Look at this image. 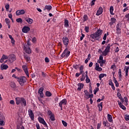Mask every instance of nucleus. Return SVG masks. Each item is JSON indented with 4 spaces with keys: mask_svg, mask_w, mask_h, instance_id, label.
<instances>
[{
    "mask_svg": "<svg viewBox=\"0 0 129 129\" xmlns=\"http://www.w3.org/2000/svg\"><path fill=\"white\" fill-rule=\"evenodd\" d=\"M102 35V30L99 29L97 32H95L94 34H92L90 35V38L92 39H96V40H99L100 36Z\"/></svg>",
    "mask_w": 129,
    "mask_h": 129,
    "instance_id": "f257e3e1",
    "label": "nucleus"
},
{
    "mask_svg": "<svg viewBox=\"0 0 129 129\" xmlns=\"http://www.w3.org/2000/svg\"><path fill=\"white\" fill-rule=\"evenodd\" d=\"M15 100L17 105H19L20 104H21L22 106L23 105L24 106L27 105V101H26V100L24 99V98L16 97Z\"/></svg>",
    "mask_w": 129,
    "mask_h": 129,
    "instance_id": "f03ea898",
    "label": "nucleus"
},
{
    "mask_svg": "<svg viewBox=\"0 0 129 129\" xmlns=\"http://www.w3.org/2000/svg\"><path fill=\"white\" fill-rule=\"evenodd\" d=\"M110 50V44H108L107 46H106L105 50L102 52L103 56H107V54L109 53Z\"/></svg>",
    "mask_w": 129,
    "mask_h": 129,
    "instance_id": "7ed1b4c3",
    "label": "nucleus"
},
{
    "mask_svg": "<svg viewBox=\"0 0 129 129\" xmlns=\"http://www.w3.org/2000/svg\"><path fill=\"white\" fill-rule=\"evenodd\" d=\"M69 55H70V51L68 50V48H66L63 51L62 53L61 54V57L62 58H64V57H69Z\"/></svg>",
    "mask_w": 129,
    "mask_h": 129,
    "instance_id": "20e7f679",
    "label": "nucleus"
},
{
    "mask_svg": "<svg viewBox=\"0 0 129 129\" xmlns=\"http://www.w3.org/2000/svg\"><path fill=\"white\" fill-rule=\"evenodd\" d=\"M47 114L49 116V118L51 121H54L55 120V115L51 111V110H48L47 111Z\"/></svg>",
    "mask_w": 129,
    "mask_h": 129,
    "instance_id": "39448f33",
    "label": "nucleus"
},
{
    "mask_svg": "<svg viewBox=\"0 0 129 129\" xmlns=\"http://www.w3.org/2000/svg\"><path fill=\"white\" fill-rule=\"evenodd\" d=\"M17 81L19 82L20 84H24L27 81V78L25 77H18Z\"/></svg>",
    "mask_w": 129,
    "mask_h": 129,
    "instance_id": "423d86ee",
    "label": "nucleus"
},
{
    "mask_svg": "<svg viewBox=\"0 0 129 129\" xmlns=\"http://www.w3.org/2000/svg\"><path fill=\"white\" fill-rule=\"evenodd\" d=\"M67 104V99H63L59 103V106L60 107L61 110H63L62 105H66Z\"/></svg>",
    "mask_w": 129,
    "mask_h": 129,
    "instance_id": "0eeeda50",
    "label": "nucleus"
},
{
    "mask_svg": "<svg viewBox=\"0 0 129 129\" xmlns=\"http://www.w3.org/2000/svg\"><path fill=\"white\" fill-rule=\"evenodd\" d=\"M9 59L10 62L13 63L14 61H16L17 58L16 57V55L14 54H11L9 56Z\"/></svg>",
    "mask_w": 129,
    "mask_h": 129,
    "instance_id": "6e6552de",
    "label": "nucleus"
},
{
    "mask_svg": "<svg viewBox=\"0 0 129 129\" xmlns=\"http://www.w3.org/2000/svg\"><path fill=\"white\" fill-rule=\"evenodd\" d=\"M62 42L64 46H66V47H67V46H68V44H69V39H68V37H63Z\"/></svg>",
    "mask_w": 129,
    "mask_h": 129,
    "instance_id": "1a4fd4ad",
    "label": "nucleus"
},
{
    "mask_svg": "<svg viewBox=\"0 0 129 129\" xmlns=\"http://www.w3.org/2000/svg\"><path fill=\"white\" fill-rule=\"evenodd\" d=\"M24 49L25 50L26 53L27 54H31L32 53V51L31 50V48L27 44H24Z\"/></svg>",
    "mask_w": 129,
    "mask_h": 129,
    "instance_id": "9d476101",
    "label": "nucleus"
},
{
    "mask_svg": "<svg viewBox=\"0 0 129 129\" xmlns=\"http://www.w3.org/2000/svg\"><path fill=\"white\" fill-rule=\"evenodd\" d=\"M22 69H23L26 75H27V77H29V70H28V67L27 66L24 65L22 66Z\"/></svg>",
    "mask_w": 129,
    "mask_h": 129,
    "instance_id": "9b49d317",
    "label": "nucleus"
},
{
    "mask_svg": "<svg viewBox=\"0 0 129 129\" xmlns=\"http://www.w3.org/2000/svg\"><path fill=\"white\" fill-rule=\"evenodd\" d=\"M28 114L29 115V117H30L31 120H34V113L33 112V110L32 109H29L28 110Z\"/></svg>",
    "mask_w": 129,
    "mask_h": 129,
    "instance_id": "f8f14e48",
    "label": "nucleus"
},
{
    "mask_svg": "<svg viewBox=\"0 0 129 129\" xmlns=\"http://www.w3.org/2000/svg\"><path fill=\"white\" fill-rule=\"evenodd\" d=\"M38 121H39V122H40V123H42V124H43V125H45V126H47V123H46V121H45V120L44 119V118L41 117H39L38 118Z\"/></svg>",
    "mask_w": 129,
    "mask_h": 129,
    "instance_id": "ddd939ff",
    "label": "nucleus"
},
{
    "mask_svg": "<svg viewBox=\"0 0 129 129\" xmlns=\"http://www.w3.org/2000/svg\"><path fill=\"white\" fill-rule=\"evenodd\" d=\"M43 91H44V88L41 87L38 90V93L41 98L44 97V93H43Z\"/></svg>",
    "mask_w": 129,
    "mask_h": 129,
    "instance_id": "4468645a",
    "label": "nucleus"
},
{
    "mask_svg": "<svg viewBox=\"0 0 129 129\" xmlns=\"http://www.w3.org/2000/svg\"><path fill=\"white\" fill-rule=\"evenodd\" d=\"M25 14V10H17L16 12V15L17 16H21L22 15H24Z\"/></svg>",
    "mask_w": 129,
    "mask_h": 129,
    "instance_id": "2eb2a0df",
    "label": "nucleus"
},
{
    "mask_svg": "<svg viewBox=\"0 0 129 129\" xmlns=\"http://www.w3.org/2000/svg\"><path fill=\"white\" fill-rule=\"evenodd\" d=\"M5 117L0 116V125H5Z\"/></svg>",
    "mask_w": 129,
    "mask_h": 129,
    "instance_id": "dca6fc26",
    "label": "nucleus"
},
{
    "mask_svg": "<svg viewBox=\"0 0 129 129\" xmlns=\"http://www.w3.org/2000/svg\"><path fill=\"white\" fill-rule=\"evenodd\" d=\"M46 10L47 11V12H50L51 10H52V6L51 5L48 6L46 5L45 6L43 10L46 11Z\"/></svg>",
    "mask_w": 129,
    "mask_h": 129,
    "instance_id": "f3484780",
    "label": "nucleus"
},
{
    "mask_svg": "<svg viewBox=\"0 0 129 129\" xmlns=\"http://www.w3.org/2000/svg\"><path fill=\"white\" fill-rule=\"evenodd\" d=\"M30 31V27H24L22 29V32L23 33H28V32Z\"/></svg>",
    "mask_w": 129,
    "mask_h": 129,
    "instance_id": "a211bd4d",
    "label": "nucleus"
},
{
    "mask_svg": "<svg viewBox=\"0 0 129 129\" xmlns=\"http://www.w3.org/2000/svg\"><path fill=\"white\" fill-rule=\"evenodd\" d=\"M103 10L102 7H100L98 10L97 11L96 16H100L102 14Z\"/></svg>",
    "mask_w": 129,
    "mask_h": 129,
    "instance_id": "6ab92c4d",
    "label": "nucleus"
},
{
    "mask_svg": "<svg viewBox=\"0 0 129 129\" xmlns=\"http://www.w3.org/2000/svg\"><path fill=\"white\" fill-rule=\"evenodd\" d=\"M78 86L79 87L77 89V90L78 91H81V89H83V86H84V85L82 83H79L78 84Z\"/></svg>",
    "mask_w": 129,
    "mask_h": 129,
    "instance_id": "aec40b11",
    "label": "nucleus"
},
{
    "mask_svg": "<svg viewBox=\"0 0 129 129\" xmlns=\"http://www.w3.org/2000/svg\"><path fill=\"white\" fill-rule=\"evenodd\" d=\"M120 27H121L119 25V23H118L116 26L117 34H120V30H121Z\"/></svg>",
    "mask_w": 129,
    "mask_h": 129,
    "instance_id": "412c9836",
    "label": "nucleus"
},
{
    "mask_svg": "<svg viewBox=\"0 0 129 129\" xmlns=\"http://www.w3.org/2000/svg\"><path fill=\"white\" fill-rule=\"evenodd\" d=\"M1 68L2 70H7L8 68H9V66L7 64H2L1 66Z\"/></svg>",
    "mask_w": 129,
    "mask_h": 129,
    "instance_id": "4be33fe9",
    "label": "nucleus"
},
{
    "mask_svg": "<svg viewBox=\"0 0 129 129\" xmlns=\"http://www.w3.org/2000/svg\"><path fill=\"white\" fill-rule=\"evenodd\" d=\"M25 21L27 22L30 25L31 24H33V19L30 18H26L25 19Z\"/></svg>",
    "mask_w": 129,
    "mask_h": 129,
    "instance_id": "5701e85b",
    "label": "nucleus"
},
{
    "mask_svg": "<svg viewBox=\"0 0 129 129\" xmlns=\"http://www.w3.org/2000/svg\"><path fill=\"white\" fill-rule=\"evenodd\" d=\"M116 21V19L114 18H111V22H109V25L110 26H112V25H113V24H114V23H115V22Z\"/></svg>",
    "mask_w": 129,
    "mask_h": 129,
    "instance_id": "b1692460",
    "label": "nucleus"
},
{
    "mask_svg": "<svg viewBox=\"0 0 129 129\" xmlns=\"http://www.w3.org/2000/svg\"><path fill=\"white\" fill-rule=\"evenodd\" d=\"M64 25L66 28H69V21H68V20L67 19L64 20Z\"/></svg>",
    "mask_w": 129,
    "mask_h": 129,
    "instance_id": "393cba45",
    "label": "nucleus"
},
{
    "mask_svg": "<svg viewBox=\"0 0 129 129\" xmlns=\"http://www.w3.org/2000/svg\"><path fill=\"white\" fill-rule=\"evenodd\" d=\"M24 59H25L27 62H30V61H31V58L30 57V56H28V55L25 54L24 55Z\"/></svg>",
    "mask_w": 129,
    "mask_h": 129,
    "instance_id": "a878e982",
    "label": "nucleus"
},
{
    "mask_svg": "<svg viewBox=\"0 0 129 129\" xmlns=\"http://www.w3.org/2000/svg\"><path fill=\"white\" fill-rule=\"evenodd\" d=\"M107 75L106 74H100L99 76V80H101L103 77H106Z\"/></svg>",
    "mask_w": 129,
    "mask_h": 129,
    "instance_id": "bb28decb",
    "label": "nucleus"
},
{
    "mask_svg": "<svg viewBox=\"0 0 129 129\" xmlns=\"http://www.w3.org/2000/svg\"><path fill=\"white\" fill-rule=\"evenodd\" d=\"M107 119L109 122H112V116L111 115L108 114L107 115Z\"/></svg>",
    "mask_w": 129,
    "mask_h": 129,
    "instance_id": "cd10ccee",
    "label": "nucleus"
},
{
    "mask_svg": "<svg viewBox=\"0 0 129 129\" xmlns=\"http://www.w3.org/2000/svg\"><path fill=\"white\" fill-rule=\"evenodd\" d=\"M129 66H125L124 70L125 71V76H127L128 73Z\"/></svg>",
    "mask_w": 129,
    "mask_h": 129,
    "instance_id": "c85d7f7f",
    "label": "nucleus"
},
{
    "mask_svg": "<svg viewBox=\"0 0 129 129\" xmlns=\"http://www.w3.org/2000/svg\"><path fill=\"white\" fill-rule=\"evenodd\" d=\"M85 93V98H86V99H88V96L89 95V93H88V91L87 90H85L84 91Z\"/></svg>",
    "mask_w": 129,
    "mask_h": 129,
    "instance_id": "c756f323",
    "label": "nucleus"
},
{
    "mask_svg": "<svg viewBox=\"0 0 129 129\" xmlns=\"http://www.w3.org/2000/svg\"><path fill=\"white\" fill-rule=\"evenodd\" d=\"M117 96L119 98V99H120V100H121V101H123V99L122 98V97L121 96V94H120V93L118 92L117 93Z\"/></svg>",
    "mask_w": 129,
    "mask_h": 129,
    "instance_id": "7c9ffc66",
    "label": "nucleus"
},
{
    "mask_svg": "<svg viewBox=\"0 0 129 129\" xmlns=\"http://www.w3.org/2000/svg\"><path fill=\"white\" fill-rule=\"evenodd\" d=\"M97 63H99L100 65V67H102V66H103V64L105 63V60H98Z\"/></svg>",
    "mask_w": 129,
    "mask_h": 129,
    "instance_id": "2f4dec72",
    "label": "nucleus"
},
{
    "mask_svg": "<svg viewBox=\"0 0 129 129\" xmlns=\"http://www.w3.org/2000/svg\"><path fill=\"white\" fill-rule=\"evenodd\" d=\"M103 124L104 126H107V127L109 126V124H108V121L107 120L103 121Z\"/></svg>",
    "mask_w": 129,
    "mask_h": 129,
    "instance_id": "473e14b6",
    "label": "nucleus"
},
{
    "mask_svg": "<svg viewBox=\"0 0 129 129\" xmlns=\"http://www.w3.org/2000/svg\"><path fill=\"white\" fill-rule=\"evenodd\" d=\"M113 10H114L113 7L111 6L110 7L109 11H110V14H111L112 15H114V14L113 13Z\"/></svg>",
    "mask_w": 129,
    "mask_h": 129,
    "instance_id": "72a5a7b5",
    "label": "nucleus"
},
{
    "mask_svg": "<svg viewBox=\"0 0 129 129\" xmlns=\"http://www.w3.org/2000/svg\"><path fill=\"white\" fill-rule=\"evenodd\" d=\"M9 37L10 39H11V40L12 44H15V40L14 39V38H13V36H12V35H9Z\"/></svg>",
    "mask_w": 129,
    "mask_h": 129,
    "instance_id": "f704fd0d",
    "label": "nucleus"
},
{
    "mask_svg": "<svg viewBox=\"0 0 129 129\" xmlns=\"http://www.w3.org/2000/svg\"><path fill=\"white\" fill-rule=\"evenodd\" d=\"M85 73H83L82 78L80 79L81 81H84L85 80Z\"/></svg>",
    "mask_w": 129,
    "mask_h": 129,
    "instance_id": "c9c22d12",
    "label": "nucleus"
},
{
    "mask_svg": "<svg viewBox=\"0 0 129 129\" xmlns=\"http://www.w3.org/2000/svg\"><path fill=\"white\" fill-rule=\"evenodd\" d=\"M45 95H46L47 97H50V96H52V93L49 91H46L45 92Z\"/></svg>",
    "mask_w": 129,
    "mask_h": 129,
    "instance_id": "e433bc0d",
    "label": "nucleus"
},
{
    "mask_svg": "<svg viewBox=\"0 0 129 129\" xmlns=\"http://www.w3.org/2000/svg\"><path fill=\"white\" fill-rule=\"evenodd\" d=\"M98 107L99 108V111H101L102 110V102H101L99 105H98Z\"/></svg>",
    "mask_w": 129,
    "mask_h": 129,
    "instance_id": "4c0bfd02",
    "label": "nucleus"
},
{
    "mask_svg": "<svg viewBox=\"0 0 129 129\" xmlns=\"http://www.w3.org/2000/svg\"><path fill=\"white\" fill-rule=\"evenodd\" d=\"M118 74H119V76H118L119 79H121V70L120 69L118 70Z\"/></svg>",
    "mask_w": 129,
    "mask_h": 129,
    "instance_id": "58836bf2",
    "label": "nucleus"
},
{
    "mask_svg": "<svg viewBox=\"0 0 129 129\" xmlns=\"http://www.w3.org/2000/svg\"><path fill=\"white\" fill-rule=\"evenodd\" d=\"M83 18L84 22H86V21L88 20V17L86 15H84Z\"/></svg>",
    "mask_w": 129,
    "mask_h": 129,
    "instance_id": "ea45409f",
    "label": "nucleus"
},
{
    "mask_svg": "<svg viewBox=\"0 0 129 129\" xmlns=\"http://www.w3.org/2000/svg\"><path fill=\"white\" fill-rule=\"evenodd\" d=\"M95 70H96V71H98L99 72H100L102 70V68L99 67H97V68H95Z\"/></svg>",
    "mask_w": 129,
    "mask_h": 129,
    "instance_id": "a19ab883",
    "label": "nucleus"
},
{
    "mask_svg": "<svg viewBox=\"0 0 129 129\" xmlns=\"http://www.w3.org/2000/svg\"><path fill=\"white\" fill-rule=\"evenodd\" d=\"M85 31L86 33H89V26H85Z\"/></svg>",
    "mask_w": 129,
    "mask_h": 129,
    "instance_id": "79ce46f5",
    "label": "nucleus"
},
{
    "mask_svg": "<svg viewBox=\"0 0 129 129\" xmlns=\"http://www.w3.org/2000/svg\"><path fill=\"white\" fill-rule=\"evenodd\" d=\"M86 83H89L90 82V79H89V77L88 76H86Z\"/></svg>",
    "mask_w": 129,
    "mask_h": 129,
    "instance_id": "37998d69",
    "label": "nucleus"
},
{
    "mask_svg": "<svg viewBox=\"0 0 129 129\" xmlns=\"http://www.w3.org/2000/svg\"><path fill=\"white\" fill-rule=\"evenodd\" d=\"M10 86L11 87H12V88H15L16 87V84H15V83L14 82H12L10 84Z\"/></svg>",
    "mask_w": 129,
    "mask_h": 129,
    "instance_id": "c03bdc74",
    "label": "nucleus"
},
{
    "mask_svg": "<svg viewBox=\"0 0 129 129\" xmlns=\"http://www.w3.org/2000/svg\"><path fill=\"white\" fill-rule=\"evenodd\" d=\"M5 22L7 25L11 24V21H10V19H9V18L5 19Z\"/></svg>",
    "mask_w": 129,
    "mask_h": 129,
    "instance_id": "a18cd8bd",
    "label": "nucleus"
},
{
    "mask_svg": "<svg viewBox=\"0 0 129 129\" xmlns=\"http://www.w3.org/2000/svg\"><path fill=\"white\" fill-rule=\"evenodd\" d=\"M108 35H109L108 32H107V33H105L103 37V40H106V37L107 36H108Z\"/></svg>",
    "mask_w": 129,
    "mask_h": 129,
    "instance_id": "49530a36",
    "label": "nucleus"
},
{
    "mask_svg": "<svg viewBox=\"0 0 129 129\" xmlns=\"http://www.w3.org/2000/svg\"><path fill=\"white\" fill-rule=\"evenodd\" d=\"M62 123L63 125L65 127L67 126V125H68V123L64 120H62Z\"/></svg>",
    "mask_w": 129,
    "mask_h": 129,
    "instance_id": "de8ad7c7",
    "label": "nucleus"
},
{
    "mask_svg": "<svg viewBox=\"0 0 129 129\" xmlns=\"http://www.w3.org/2000/svg\"><path fill=\"white\" fill-rule=\"evenodd\" d=\"M16 22H17V23H21V24H22V23H23V20L21 18H18L16 19Z\"/></svg>",
    "mask_w": 129,
    "mask_h": 129,
    "instance_id": "09e8293b",
    "label": "nucleus"
},
{
    "mask_svg": "<svg viewBox=\"0 0 129 129\" xmlns=\"http://www.w3.org/2000/svg\"><path fill=\"white\" fill-rule=\"evenodd\" d=\"M99 91V88H97L96 90H94V94H96L97 92H98Z\"/></svg>",
    "mask_w": 129,
    "mask_h": 129,
    "instance_id": "8fccbe9b",
    "label": "nucleus"
},
{
    "mask_svg": "<svg viewBox=\"0 0 129 129\" xmlns=\"http://www.w3.org/2000/svg\"><path fill=\"white\" fill-rule=\"evenodd\" d=\"M103 55H102V54H101L99 56V61H103V56H102Z\"/></svg>",
    "mask_w": 129,
    "mask_h": 129,
    "instance_id": "3c124183",
    "label": "nucleus"
},
{
    "mask_svg": "<svg viewBox=\"0 0 129 129\" xmlns=\"http://www.w3.org/2000/svg\"><path fill=\"white\" fill-rule=\"evenodd\" d=\"M2 58L6 60V59H8V58H9V57L5 54H3L2 56Z\"/></svg>",
    "mask_w": 129,
    "mask_h": 129,
    "instance_id": "603ef678",
    "label": "nucleus"
},
{
    "mask_svg": "<svg viewBox=\"0 0 129 129\" xmlns=\"http://www.w3.org/2000/svg\"><path fill=\"white\" fill-rule=\"evenodd\" d=\"M124 118L126 120V121H127V120H129V115H125Z\"/></svg>",
    "mask_w": 129,
    "mask_h": 129,
    "instance_id": "864d4df0",
    "label": "nucleus"
},
{
    "mask_svg": "<svg viewBox=\"0 0 129 129\" xmlns=\"http://www.w3.org/2000/svg\"><path fill=\"white\" fill-rule=\"evenodd\" d=\"M85 37V35L83 34V33H82V36L80 37V40L81 41H82L83 40V38Z\"/></svg>",
    "mask_w": 129,
    "mask_h": 129,
    "instance_id": "5fc2aeb1",
    "label": "nucleus"
},
{
    "mask_svg": "<svg viewBox=\"0 0 129 129\" xmlns=\"http://www.w3.org/2000/svg\"><path fill=\"white\" fill-rule=\"evenodd\" d=\"M44 60L46 63H49L50 62V60H49V58L48 57H45Z\"/></svg>",
    "mask_w": 129,
    "mask_h": 129,
    "instance_id": "6e6d98bb",
    "label": "nucleus"
},
{
    "mask_svg": "<svg viewBox=\"0 0 129 129\" xmlns=\"http://www.w3.org/2000/svg\"><path fill=\"white\" fill-rule=\"evenodd\" d=\"M5 8L7 11H9V9H10V5L9 4L6 5Z\"/></svg>",
    "mask_w": 129,
    "mask_h": 129,
    "instance_id": "4d7b16f0",
    "label": "nucleus"
},
{
    "mask_svg": "<svg viewBox=\"0 0 129 129\" xmlns=\"http://www.w3.org/2000/svg\"><path fill=\"white\" fill-rule=\"evenodd\" d=\"M101 126V123H99L97 124V128L99 129L100 128Z\"/></svg>",
    "mask_w": 129,
    "mask_h": 129,
    "instance_id": "13d9d810",
    "label": "nucleus"
},
{
    "mask_svg": "<svg viewBox=\"0 0 129 129\" xmlns=\"http://www.w3.org/2000/svg\"><path fill=\"white\" fill-rule=\"evenodd\" d=\"M117 102L119 107H121V106L122 105V104L121 103V102H120L119 100L117 101Z\"/></svg>",
    "mask_w": 129,
    "mask_h": 129,
    "instance_id": "bf43d9fd",
    "label": "nucleus"
},
{
    "mask_svg": "<svg viewBox=\"0 0 129 129\" xmlns=\"http://www.w3.org/2000/svg\"><path fill=\"white\" fill-rule=\"evenodd\" d=\"M124 99L125 102H126V104H127V102H128L127 97H124Z\"/></svg>",
    "mask_w": 129,
    "mask_h": 129,
    "instance_id": "052dcab7",
    "label": "nucleus"
},
{
    "mask_svg": "<svg viewBox=\"0 0 129 129\" xmlns=\"http://www.w3.org/2000/svg\"><path fill=\"white\" fill-rule=\"evenodd\" d=\"M28 47H29L31 45V43H30V39H28L27 40V44H26Z\"/></svg>",
    "mask_w": 129,
    "mask_h": 129,
    "instance_id": "680f3d73",
    "label": "nucleus"
},
{
    "mask_svg": "<svg viewBox=\"0 0 129 129\" xmlns=\"http://www.w3.org/2000/svg\"><path fill=\"white\" fill-rule=\"evenodd\" d=\"M109 85H110V86H111V85H113V83H112V81L111 80L109 81Z\"/></svg>",
    "mask_w": 129,
    "mask_h": 129,
    "instance_id": "e2e57ef3",
    "label": "nucleus"
},
{
    "mask_svg": "<svg viewBox=\"0 0 129 129\" xmlns=\"http://www.w3.org/2000/svg\"><path fill=\"white\" fill-rule=\"evenodd\" d=\"M98 52H99V54H101L102 53H102H103V51H102V50H101V49H99L98 50Z\"/></svg>",
    "mask_w": 129,
    "mask_h": 129,
    "instance_id": "0e129e2a",
    "label": "nucleus"
},
{
    "mask_svg": "<svg viewBox=\"0 0 129 129\" xmlns=\"http://www.w3.org/2000/svg\"><path fill=\"white\" fill-rule=\"evenodd\" d=\"M92 97H93V94H89L88 98H92Z\"/></svg>",
    "mask_w": 129,
    "mask_h": 129,
    "instance_id": "69168bd1",
    "label": "nucleus"
},
{
    "mask_svg": "<svg viewBox=\"0 0 129 129\" xmlns=\"http://www.w3.org/2000/svg\"><path fill=\"white\" fill-rule=\"evenodd\" d=\"M32 42L33 43H35V42H36V41H37V39L35 37H33L32 38Z\"/></svg>",
    "mask_w": 129,
    "mask_h": 129,
    "instance_id": "338daca9",
    "label": "nucleus"
},
{
    "mask_svg": "<svg viewBox=\"0 0 129 129\" xmlns=\"http://www.w3.org/2000/svg\"><path fill=\"white\" fill-rule=\"evenodd\" d=\"M36 126L37 127V129H40V125L39 124H36Z\"/></svg>",
    "mask_w": 129,
    "mask_h": 129,
    "instance_id": "774afa93",
    "label": "nucleus"
}]
</instances>
